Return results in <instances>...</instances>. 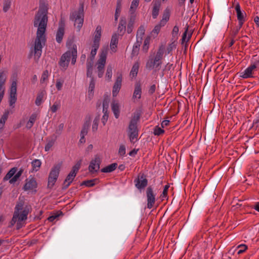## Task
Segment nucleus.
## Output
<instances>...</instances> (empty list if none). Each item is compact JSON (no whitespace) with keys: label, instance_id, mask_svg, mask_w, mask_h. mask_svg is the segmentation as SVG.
Wrapping results in <instances>:
<instances>
[{"label":"nucleus","instance_id":"1","mask_svg":"<svg viewBox=\"0 0 259 259\" xmlns=\"http://www.w3.org/2000/svg\"><path fill=\"white\" fill-rule=\"evenodd\" d=\"M48 5L45 2L40 3L39 9L34 18L33 25L37 27L36 36L34 41V54L39 58L42 52V44L46 41L45 32L47 26L48 17Z\"/></svg>","mask_w":259,"mask_h":259},{"label":"nucleus","instance_id":"2","mask_svg":"<svg viewBox=\"0 0 259 259\" xmlns=\"http://www.w3.org/2000/svg\"><path fill=\"white\" fill-rule=\"evenodd\" d=\"M32 208L30 205H25L24 201L19 200L15 207L13 218L10 222L11 226H13L17 222L16 229L19 230L23 225V222L27 219L28 214L31 211Z\"/></svg>","mask_w":259,"mask_h":259},{"label":"nucleus","instance_id":"3","mask_svg":"<svg viewBox=\"0 0 259 259\" xmlns=\"http://www.w3.org/2000/svg\"><path fill=\"white\" fill-rule=\"evenodd\" d=\"M141 115V112L140 111H137L134 113L133 117L130 122L127 132L131 142H133L134 140H136V141L137 140L138 136L137 123L140 118Z\"/></svg>","mask_w":259,"mask_h":259},{"label":"nucleus","instance_id":"4","mask_svg":"<svg viewBox=\"0 0 259 259\" xmlns=\"http://www.w3.org/2000/svg\"><path fill=\"white\" fill-rule=\"evenodd\" d=\"M71 21L74 22V26L76 27L77 31H79L82 26L84 21V4L79 3V7L77 11L71 12L69 16Z\"/></svg>","mask_w":259,"mask_h":259},{"label":"nucleus","instance_id":"5","mask_svg":"<svg viewBox=\"0 0 259 259\" xmlns=\"http://www.w3.org/2000/svg\"><path fill=\"white\" fill-rule=\"evenodd\" d=\"M62 163L55 164L49 174L48 181V188L51 189L55 185L60 173Z\"/></svg>","mask_w":259,"mask_h":259},{"label":"nucleus","instance_id":"6","mask_svg":"<svg viewBox=\"0 0 259 259\" xmlns=\"http://www.w3.org/2000/svg\"><path fill=\"white\" fill-rule=\"evenodd\" d=\"M17 170L18 168L17 167L12 168L4 177L3 179L4 181L9 180V183L11 184H14L17 182L23 172V169L20 168L16 174Z\"/></svg>","mask_w":259,"mask_h":259},{"label":"nucleus","instance_id":"7","mask_svg":"<svg viewBox=\"0 0 259 259\" xmlns=\"http://www.w3.org/2000/svg\"><path fill=\"white\" fill-rule=\"evenodd\" d=\"M136 187L138 189L145 188L148 185L146 176L144 173L140 172L137 178L134 180Z\"/></svg>","mask_w":259,"mask_h":259},{"label":"nucleus","instance_id":"8","mask_svg":"<svg viewBox=\"0 0 259 259\" xmlns=\"http://www.w3.org/2000/svg\"><path fill=\"white\" fill-rule=\"evenodd\" d=\"M146 196L147 199V208H152L155 203V194L151 186H149L146 189Z\"/></svg>","mask_w":259,"mask_h":259},{"label":"nucleus","instance_id":"9","mask_svg":"<svg viewBox=\"0 0 259 259\" xmlns=\"http://www.w3.org/2000/svg\"><path fill=\"white\" fill-rule=\"evenodd\" d=\"M162 59L156 56L154 58L150 57L146 64V68L148 69H151L154 67L158 68L162 64Z\"/></svg>","mask_w":259,"mask_h":259},{"label":"nucleus","instance_id":"10","mask_svg":"<svg viewBox=\"0 0 259 259\" xmlns=\"http://www.w3.org/2000/svg\"><path fill=\"white\" fill-rule=\"evenodd\" d=\"M101 163V159L100 157L96 155L94 159H92L90 162L89 166V170L90 172L93 174L97 172L100 168V165Z\"/></svg>","mask_w":259,"mask_h":259},{"label":"nucleus","instance_id":"11","mask_svg":"<svg viewBox=\"0 0 259 259\" xmlns=\"http://www.w3.org/2000/svg\"><path fill=\"white\" fill-rule=\"evenodd\" d=\"M71 58L70 51H68L62 55L59 62L60 66L66 70L68 66Z\"/></svg>","mask_w":259,"mask_h":259},{"label":"nucleus","instance_id":"12","mask_svg":"<svg viewBox=\"0 0 259 259\" xmlns=\"http://www.w3.org/2000/svg\"><path fill=\"white\" fill-rule=\"evenodd\" d=\"M122 80V76L121 74H117L115 82L114 84L112 90V95L113 97H116L118 94L121 87Z\"/></svg>","mask_w":259,"mask_h":259},{"label":"nucleus","instance_id":"13","mask_svg":"<svg viewBox=\"0 0 259 259\" xmlns=\"http://www.w3.org/2000/svg\"><path fill=\"white\" fill-rule=\"evenodd\" d=\"M37 183L34 178L26 179V183L23 187L24 191L32 190L37 188Z\"/></svg>","mask_w":259,"mask_h":259},{"label":"nucleus","instance_id":"14","mask_svg":"<svg viewBox=\"0 0 259 259\" xmlns=\"http://www.w3.org/2000/svg\"><path fill=\"white\" fill-rule=\"evenodd\" d=\"M76 174V173L71 170V171L66 177L63 184L62 187V189H66L70 186V184L72 183L73 179L75 177Z\"/></svg>","mask_w":259,"mask_h":259},{"label":"nucleus","instance_id":"15","mask_svg":"<svg viewBox=\"0 0 259 259\" xmlns=\"http://www.w3.org/2000/svg\"><path fill=\"white\" fill-rule=\"evenodd\" d=\"M64 22L61 20L56 34V41L58 43H60L62 40L64 34Z\"/></svg>","mask_w":259,"mask_h":259},{"label":"nucleus","instance_id":"16","mask_svg":"<svg viewBox=\"0 0 259 259\" xmlns=\"http://www.w3.org/2000/svg\"><path fill=\"white\" fill-rule=\"evenodd\" d=\"M126 20L125 17H121L118 27V35L122 36L126 30Z\"/></svg>","mask_w":259,"mask_h":259},{"label":"nucleus","instance_id":"17","mask_svg":"<svg viewBox=\"0 0 259 259\" xmlns=\"http://www.w3.org/2000/svg\"><path fill=\"white\" fill-rule=\"evenodd\" d=\"M256 68L255 66L253 65H250L244 71L241 73L240 76L243 78H247L252 77L253 71Z\"/></svg>","mask_w":259,"mask_h":259},{"label":"nucleus","instance_id":"18","mask_svg":"<svg viewBox=\"0 0 259 259\" xmlns=\"http://www.w3.org/2000/svg\"><path fill=\"white\" fill-rule=\"evenodd\" d=\"M107 49H102L100 55V58L98 61V65H101L102 66H105L106 63V60L107 55Z\"/></svg>","mask_w":259,"mask_h":259},{"label":"nucleus","instance_id":"19","mask_svg":"<svg viewBox=\"0 0 259 259\" xmlns=\"http://www.w3.org/2000/svg\"><path fill=\"white\" fill-rule=\"evenodd\" d=\"M102 27L101 26L98 25L97 26L95 32V36L93 44L100 45V41L101 36Z\"/></svg>","mask_w":259,"mask_h":259},{"label":"nucleus","instance_id":"20","mask_svg":"<svg viewBox=\"0 0 259 259\" xmlns=\"http://www.w3.org/2000/svg\"><path fill=\"white\" fill-rule=\"evenodd\" d=\"M118 35L117 33H115L112 35L110 42V48L112 51H116V49L117 48V45L118 44Z\"/></svg>","mask_w":259,"mask_h":259},{"label":"nucleus","instance_id":"21","mask_svg":"<svg viewBox=\"0 0 259 259\" xmlns=\"http://www.w3.org/2000/svg\"><path fill=\"white\" fill-rule=\"evenodd\" d=\"M7 80L6 73L4 71H0V93L5 92V84Z\"/></svg>","mask_w":259,"mask_h":259},{"label":"nucleus","instance_id":"22","mask_svg":"<svg viewBox=\"0 0 259 259\" xmlns=\"http://www.w3.org/2000/svg\"><path fill=\"white\" fill-rule=\"evenodd\" d=\"M135 19H136V15L131 14V16L129 18L128 23L127 27V32L128 34L131 33L133 31L134 24L135 23Z\"/></svg>","mask_w":259,"mask_h":259},{"label":"nucleus","instance_id":"23","mask_svg":"<svg viewBox=\"0 0 259 259\" xmlns=\"http://www.w3.org/2000/svg\"><path fill=\"white\" fill-rule=\"evenodd\" d=\"M160 5L161 4L160 1H157L154 2L152 10V17L154 19L156 18L157 16L158 15Z\"/></svg>","mask_w":259,"mask_h":259},{"label":"nucleus","instance_id":"24","mask_svg":"<svg viewBox=\"0 0 259 259\" xmlns=\"http://www.w3.org/2000/svg\"><path fill=\"white\" fill-rule=\"evenodd\" d=\"M111 109L116 118H118L120 114L119 104L117 102H112Z\"/></svg>","mask_w":259,"mask_h":259},{"label":"nucleus","instance_id":"25","mask_svg":"<svg viewBox=\"0 0 259 259\" xmlns=\"http://www.w3.org/2000/svg\"><path fill=\"white\" fill-rule=\"evenodd\" d=\"M142 94V89L140 84L137 83L136 84L135 90L133 94V98L140 99Z\"/></svg>","mask_w":259,"mask_h":259},{"label":"nucleus","instance_id":"26","mask_svg":"<svg viewBox=\"0 0 259 259\" xmlns=\"http://www.w3.org/2000/svg\"><path fill=\"white\" fill-rule=\"evenodd\" d=\"M117 167V164L116 163H112L103 168L101 169V171L102 172H111L114 171Z\"/></svg>","mask_w":259,"mask_h":259},{"label":"nucleus","instance_id":"27","mask_svg":"<svg viewBox=\"0 0 259 259\" xmlns=\"http://www.w3.org/2000/svg\"><path fill=\"white\" fill-rule=\"evenodd\" d=\"M170 16L169 10L166 8L163 14L162 19L160 21V24L164 26L166 22L168 21Z\"/></svg>","mask_w":259,"mask_h":259},{"label":"nucleus","instance_id":"28","mask_svg":"<svg viewBox=\"0 0 259 259\" xmlns=\"http://www.w3.org/2000/svg\"><path fill=\"white\" fill-rule=\"evenodd\" d=\"M99 181V179L97 178L92 180L84 181L81 183L80 186L84 185L87 187H92L95 186L96 184L98 183Z\"/></svg>","mask_w":259,"mask_h":259},{"label":"nucleus","instance_id":"29","mask_svg":"<svg viewBox=\"0 0 259 259\" xmlns=\"http://www.w3.org/2000/svg\"><path fill=\"white\" fill-rule=\"evenodd\" d=\"M70 51L71 52V57H72L71 64L74 65L76 62L77 54L76 46L74 45Z\"/></svg>","mask_w":259,"mask_h":259},{"label":"nucleus","instance_id":"30","mask_svg":"<svg viewBox=\"0 0 259 259\" xmlns=\"http://www.w3.org/2000/svg\"><path fill=\"white\" fill-rule=\"evenodd\" d=\"M139 68V63L137 62L134 63L133 65L132 68L130 72V75L132 76V77H135L137 76L138 74V72Z\"/></svg>","mask_w":259,"mask_h":259},{"label":"nucleus","instance_id":"31","mask_svg":"<svg viewBox=\"0 0 259 259\" xmlns=\"http://www.w3.org/2000/svg\"><path fill=\"white\" fill-rule=\"evenodd\" d=\"M56 140L57 136H52L51 140L48 141L47 144L45 146V149L46 151H48L50 149V148L54 145Z\"/></svg>","mask_w":259,"mask_h":259},{"label":"nucleus","instance_id":"32","mask_svg":"<svg viewBox=\"0 0 259 259\" xmlns=\"http://www.w3.org/2000/svg\"><path fill=\"white\" fill-rule=\"evenodd\" d=\"M16 77V75L15 76L13 75V78L14 79L11 85L10 94H17V80L16 78L15 79Z\"/></svg>","mask_w":259,"mask_h":259},{"label":"nucleus","instance_id":"33","mask_svg":"<svg viewBox=\"0 0 259 259\" xmlns=\"http://www.w3.org/2000/svg\"><path fill=\"white\" fill-rule=\"evenodd\" d=\"M139 0H133L132 1L130 9V12L131 15H135V12L137 8L139 6Z\"/></svg>","mask_w":259,"mask_h":259},{"label":"nucleus","instance_id":"34","mask_svg":"<svg viewBox=\"0 0 259 259\" xmlns=\"http://www.w3.org/2000/svg\"><path fill=\"white\" fill-rule=\"evenodd\" d=\"M145 28L143 25L140 26L137 32V39L143 40V36L145 34Z\"/></svg>","mask_w":259,"mask_h":259},{"label":"nucleus","instance_id":"35","mask_svg":"<svg viewBox=\"0 0 259 259\" xmlns=\"http://www.w3.org/2000/svg\"><path fill=\"white\" fill-rule=\"evenodd\" d=\"M90 125V120L85 121L83 125L82 128L80 132V135H87Z\"/></svg>","mask_w":259,"mask_h":259},{"label":"nucleus","instance_id":"36","mask_svg":"<svg viewBox=\"0 0 259 259\" xmlns=\"http://www.w3.org/2000/svg\"><path fill=\"white\" fill-rule=\"evenodd\" d=\"M33 170L37 171L39 169L41 162L38 159H34L31 162Z\"/></svg>","mask_w":259,"mask_h":259},{"label":"nucleus","instance_id":"37","mask_svg":"<svg viewBox=\"0 0 259 259\" xmlns=\"http://www.w3.org/2000/svg\"><path fill=\"white\" fill-rule=\"evenodd\" d=\"M99 47V45L97 44H93L92 45V49L91 52V56L90 57L89 59L94 60L95 56L96 55L97 50Z\"/></svg>","mask_w":259,"mask_h":259},{"label":"nucleus","instance_id":"38","mask_svg":"<svg viewBox=\"0 0 259 259\" xmlns=\"http://www.w3.org/2000/svg\"><path fill=\"white\" fill-rule=\"evenodd\" d=\"M45 95V92L44 91H41L40 92L38 93V94L37 95L36 100H35V104L37 106H39L42 102V100L44 98Z\"/></svg>","mask_w":259,"mask_h":259},{"label":"nucleus","instance_id":"39","mask_svg":"<svg viewBox=\"0 0 259 259\" xmlns=\"http://www.w3.org/2000/svg\"><path fill=\"white\" fill-rule=\"evenodd\" d=\"M142 40L137 39V41L133 46L132 54L137 53L139 50V48L142 44Z\"/></svg>","mask_w":259,"mask_h":259},{"label":"nucleus","instance_id":"40","mask_svg":"<svg viewBox=\"0 0 259 259\" xmlns=\"http://www.w3.org/2000/svg\"><path fill=\"white\" fill-rule=\"evenodd\" d=\"M17 101V94H10L9 98V105L13 106Z\"/></svg>","mask_w":259,"mask_h":259},{"label":"nucleus","instance_id":"41","mask_svg":"<svg viewBox=\"0 0 259 259\" xmlns=\"http://www.w3.org/2000/svg\"><path fill=\"white\" fill-rule=\"evenodd\" d=\"M150 36L146 37V38L144 40V45L143 46V50L145 52H147L149 49V44H150Z\"/></svg>","mask_w":259,"mask_h":259},{"label":"nucleus","instance_id":"42","mask_svg":"<svg viewBox=\"0 0 259 259\" xmlns=\"http://www.w3.org/2000/svg\"><path fill=\"white\" fill-rule=\"evenodd\" d=\"M64 128V124L61 123L59 125L58 127L55 131V133L52 136H57V138L61 134Z\"/></svg>","mask_w":259,"mask_h":259},{"label":"nucleus","instance_id":"43","mask_svg":"<svg viewBox=\"0 0 259 259\" xmlns=\"http://www.w3.org/2000/svg\"><path fill=\"white\" fill-rule=\"evenodd\" d=\"M11 5V0H4L3 11L5 12H7L10 8Z\"/></svg>","mask_w":259,"mask_h":259},{"label":"nucleus","instance_id":"44","mask_svg":"<svg viewBox=\"0 0 259 259\" xmlns=\"http://www.w3.org/2000/svg\"><path fill=\"white\" fill-rule=\"evenodd\" d=\"M81 162H82V160L81 159H80L79 160H78L76 163V164L72 167V171L75 172V173H77L78 170L79 169L80 167V166H81Z\"/></svg>","mask_w":259,"mask_h":259},{"label":"nucleus","instance_id":"45","mask_svg":"<svg viewBox=\"0 0 259 259\" xmlns=\"http://www.w3.org/2000/svg\"><path fill=\"white\" fill-rule=\"evenodd\" d=\"M179 27L177 26H175L173 28L172 31V40H175L177 39L178 34L179 32Z\"/></svg>","mask_w":259,"mask_h":259},{"label":"nucleus","instance_id":"46","mask_svg":"<svg viewBox=\"0 0 259 259\" xmlns=\"http://www.w3.org/2000/svg\"><path fill=\"white\" fill-rule=\"evenodd\" d=\"M99 122V117H95L94 120V121H93V124L92 125V131L93 132H95L96 131H97V129H98Z\"/></svg>","mask_w":259,"mask_h":259},{"label":"nucleus","instance_id":"47","mask_svg":"<svg viewBox=\"0 0 259 259\" xmlns=\"http://www.w3.org/2000/svg\"><path fill=\"white\" fill-rule=\"evenodd\" d=\"M63 215V212L59 210V211H58L55 215H52L49 217L48 218V220L50 222H53L54 220H55V219H56L59 216Z\"/></svg>","mask_w":259,"mask_h":259},{"label":"nucleus","instance_id":"48","mask_svg":"<svg viewBox=\"0 0 259 259\" xmlns=\"http://www.w3.org/2000/svg\"><path fill=\"white\" fill-rule=\"evenodd\" d=\"M48 76H49V72L47 70H46L43 72V73L41 75V78L40 80V83H43L44 82H45V81L48 79Z\"/></svg>","mask_w":259,"mask_h":259},{"label":"nucleus","instance_id":"49","mask_svg":"<svg viewBox=\"0 0 259 259\" xmlns=\"http://www.w3.org/2000/svg\"><path fill=\"white\" fill-rule=\"evenodd\" d=\"M164 50V47L163 45H161L158 50V51L156 53L155 56L163 58V51Z\"/></svg>","mask_w":259,"mask_h":259},{"label":"nucleus","instance_id":"50","mask_svg":"<svg viewBox=\"0 0 259 259\" xmlns=\"http://www.w3.org/2000/svg\"><path fill=\"white\" fill-rule=\"evenodd\" d=\"M164 133V131L160 127L156 126L154 130V134L155 135L159 136Z\"/></svg>","mask_w":259,"mask_h":259},{"label":"nucleus","instance_id":"51","mask_svg":"<svg viewBox=\"0 0 259 259\" xmlns=\"http://www.w3.org/2000/svg\"><path fill=\"white\" fill-rule=\"evenodd\" d=\"M176 48V40H173V41L169 44V45L168 46L167 48V53L169 54L174 49H175Z\"/></svg>","mask_w":259,"mask_h":259},{"label":"nucleus","instance_id":"52","mask_svg":"<svg viewBox=\"0 0 259 259\" xmlns=\"http://www.w3.org/2000/svg\"><path fill=\"white\" fill-rule=\"evenodd\" d=\"M9 114V111L8 110L5 111L3 115H2L1 118L0 119V121L4 124L5 123L6 120H7Z\"/></svg>","mask_w":259,"mask_h":259},{"label":"nucleus","instance_id":"53","mask_svg":"<svg viewBox=\"0 0 259 259\" xmlns=\"http://www.w3.org/2000/svg\"><path fill=\"white\" fill-rule=\"evenodd\" d=\"M237 248H240L237 252L238 254H240L244 252L247 249V246L245 244H240Z\"/></svg>","mask_w":259,"mask_h":259},{"label":"nucleus","instance_id":"54","mask_svg":"<svg viewBox=\"0 0 259 259\" xmlns=\"http://www.w3.org/2000/svg\"><path fill=\"white\" fill-rule=\"evenodd\" d=\"M112 67L111 66H108L107 68L106 77L110 79L112 77Z\"/></svg>","mask_w":259,"mask_h":259},{"label":"nucleus","instance_id":"55","mask_svg":"<svg viewBox=\"0 0 259 259\" xmlns=\"http://www.w3.org/2000/svg\"><path fill=\"white\" fill-rule=\"evenodd\" d=\"M104 67L105 66H102L101 65H98V75L99 77H102L103 76L104 72Z\"/></svg>","mask_w":259,"mask_h":259},{"label":"nucleus","instance_id":"56","mask_svg":"<svg viewBox=\"0 0 259 259\" xmlns=\"http://www.w3.org/2000/svg\"><path fill=\"white\" fill-rule=\"evenodd\" d=\"M236 13H237V19L238 21L245 20L244 15H246L245 13H243L241 11L240 12H237Z\"/></svg>","mask_w":259,"mask_h":259},{"label":"nucleus","instance_id":"57","mask_svg":"<svg viewBox=\"0 0 259 259\" xmlns=\"http://www.w3.org/2000/svg\"><path fill=\"white\" fill-rule=\"evenodd\" d=\"M95 88V82L93 80V78L92 79L91 81L90 82L89 85V95L92 94V92H93Z\"/></svg>","mask_w":259,"mask_h":259},{"label":"nucleus","instance_id":"58","mask_svg":"<svg viewBox=\"0 0 259 259\" xmlns=\"http://www.w3.org/2000/svg\"><path fill=\"white\" fill-rule=\"evenodd\" d=\"M118 154L123 156L125 154V147L124 145H120L118 150Z\"/></svg>","mask_w":259,"mask_h":259},{"label":"nucleus","instance_id":"59","mask_svg":"<svg viewBox=\"0 0 259 259\" xmlns=\"http://www.w3.org/2000/svg\"><path fill=\"white\" fill-rule=\"evenodd\" d=\"M108 103L106 99H104L103 102V111L104 113H107V108H108Z\"/></svg>","mask_w":259,"mask_h":259},{"label":"nucleus","instance_id":"60","mask_svg":"<svg viewBox=\"0 0 259 259\" xmlns=\"http://www.w3.org/2000/svg\"><path fill=\"white\" fill-rule=\"evenodd\" d=\"M188 28H189V26L187 25V27L186 28V30H185L184 33L183 34L182 38V44H183L185 41H186V37H187V33L188 31Z\"/></svg>","mask_w":259,"mask_h":259},{"label":"nucleus","instance_id":"61","mask_svg":"<svg viewBox=\"0 0 259 259\" xmlns=\"http://www.w3.org/2000/svg\"><path fill=\"white\" fill-rule=\"evenodd\" d=\"M121 2H122V0H117V1L116 9L115 12L120 13L121 8Z\"/></svg>","mask_w":259,"mask_h":259},{"label":"nucleus","instance_id":"62","mask_svg":"<svg viewBox=\"0 0 259 259\" xmlns=\"http://www.w3.org/2000/svg\"><path fill=\"white\" fill-rule=\"evenodd\" d=\"M155 90H156V85L155 84H153L150 86V87L148 90V93L150 95H152L155 92Z\"/></svg>","mask_w":259,"mask_h":259},{"label":"nucleus","instance_id":"63","mask_svg":"<svg viewBox=\"0 0 259 259\" xmlns=\"http://www.w3.org/2000/svg\"><path fill=\"white\" fill-rule=\"evenodd\" d=\"M94 64V60L88 59L87 63V68H92Z\"/></svg>","mask_w":259,"mask_h":259},{"label":"nucleus","instance_id":"64","mask_svg":"<svg viewBox=\"0 0 259 259\" xmlns=\"http://www.w3.org/2000/svg\"><path fill=\"white\" fill-rule=\"evenodd\" d=\"M161 25H162L160 24L159 25H157L156 26H155L152 32L157 34L160 31Z\"/></svg>","mask_w":259,"mask_h":259}]
</instances>
